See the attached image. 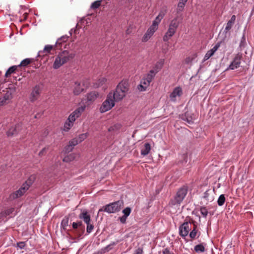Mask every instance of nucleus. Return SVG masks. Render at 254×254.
<instances>
[{"instance_id": "obj_8", "label": "nucleus", "mask_w": 254, "mask_h": 254, "mask_svg": "<svg viewBox=\"0 0 254 254\" xmlns=\"http://www.w3.org/2000/svg\"><path fill=\"white\" fill-rule=\"evenodd\" d=\"M122 204L120 201L112 203L106 206L105 211L110 213H115L121 209Z\"/></svg>"}, {"instance_id": "obj_2", "label": "nucleus", "mask_w": 254, "mask_h": 254, "mask_svg": "<svg viewBox=\"0 0 254 254\" xmlns=\"http://www.w3.org/2000/svg\"><path fill=\"white\" fill-rule=\"evenodd\" d=\"M75 57V54L70 53L67 50L63 51L60 52L56 56L53 63V67L55 69H58L64 64L68 63L72 60Z\"/></svg>"}, {"instance_id": "obj_9", "label": "nucleus", "mask_w": 254, "mask_h": 254, "mask_svg": "<svg viewBox=\"0 0 254 254\" xmlns=\"http://www.w3.org/2000/svg\"><path fill=\"white\" fill-rule=\"evenodd\" d=\"M183 95V90L180 87H175L170 94L171 101L176 102L179 100Z\"/></svg>"}, {"instance_id": "obj_45", "label": "nucleus", "mask_w": 254, "mask_h": 254, "mask_svg": "<svg viewBox=\"0 0 254 254\" xmlns=\"http://www.w3.org/2000/svg\"><path fill=\"white\" fill-rule=\"evenodd\" d=\"M74 158V155L73 154H70L69 156L65 157L63 161L64 162L70 161L72 160H73Z\"/></svg>"}, {"instance_id": "obj_42", "label": "nucleus", "mask_w": 254, "mask_h": 254, "mask_svg": "<svg viewBox=\"0 0 254 254\" xmlns=\"http://www.w3.org/2000/svg\"><path fill=\"white\" fill-rule=\"evenodd\" d=\"M201 214L203 217H206L208 214V211L206 207H202L200 209Z\"/></svg>"}, {"instance_id": "obj_43", "label": "nucleus", "mask_w": 254, "mask_h": 254, "mask_svg": "<svg viewBox=\"0 0 254 254\" xmlns=\"http://www.w3.org/2000/svg\"><path fill=\"white\" fill-rule=\"evenodd\" d=\"M29 188L30 187L28 185H27V184H25L24 183V184H23V185L21 186L19 189L24 194L25 192L29 189Z\"/></svg>"}, {"instance_id": "obj_50", "label": "nucleus", "mask_w": 254, "mask_h": 254, "mask_svg": "<svg viewBox=\"0 0 254 254\" xmlns=\"http://www.w3.org/2000/svg\"><path fill=\"white\" fill-rule=\"evenodd\" d=\"M17 246L18 248H19L20 249H23L25 246V244L23 242H20L17 244Z\"/></svg>"}, {"instance_id": "obj_60", "label": "nucleus", "mask_w": 254, "mask_h": 254, "mask_svg": "<svg viewBox=\"0 0 254 254\" xmlns=\"http://www.w3.org/2000/svg\"><path fill=\"white\" fill-rule=\"evenodd\" d=\"M100 5V0H96V8Z\"/></svg>"}, {"instance_id": "obj_18", "label": "nucleus", "mask_w": 254, "mask_h": 254, "mask_svg": "<svg viewBox=\"0 0 254 254\" xmlns=\"http://www.w3.org/2000/svg\"><path fill=\"white\" fill-rule=\"evenodd\" d=\"M53 48V46L50 45H46L43 50L40 51L38 52V57H43L48 55Z\"/></svg>"}, {"instance_id": "obj_28", "label": "nucleus", "mask_w": 254, "mask_h": 254, "mask_svg": "<svg viewBox=\"0 0 254 254\" xmlns=\"http://www.w3.org/2000/svg\"><path fill=\"white\" fill-rule=\"evenodd\" d=\"M73 124L74 123L67 119L64 124L63 130L64 131H68L72 127Z\"/></svg>"}, {"instance_id": "obj_34", "label": "nucleus", "mask_w": 254, "mask_h": 254, "mask_svg": "<svg viewBox=\"0 0 254 254\" xmlns=\"http://www.w3.org/2000/svg\"><path fill=\"white\" fill-rule=\"evenodd\" d=\"M36 179V175H31L28 179L25 181V183L27 184L29 187H30L32 184L34 182Z\"/></svg>"}, {"instance_id": "obj_19", "label": "nucleus", "mask_w": 254, "mask_h": 254, "mask_svg": "<svg viewBox=\"0 0 254 254\" xmlns=\"http://www.w3.org/2000/svg\"><path fill=\"white\" fill-rule=\"evenodd\" d=\"M180 23L178 16H176L170 21L168 26L177 31Z\"/></svg>"}, {"instance_id": "obj_41", "label": "nucleus", "mask_w": 254, "mask_h": 254, "mask_svg": "<svg viewBox=\"0 0 254 254\" xmlns=\"http://www.w3.org/2000/svg\"><path fill=\"white\" fill-rule=\"evenodd\" d=\"M87 137L86 133H82L78 135L77 137H76L79 143L83 141L84 139L86 138Z\"/></svg>"}, {"instance_id": "obj_15", "label": "nucleus", "mask_w": 254, "mask_h": 254, "mask_svg": "<svg viewBox=\"0 0 254 254\" xmlns=\"http://www.w3.org/2000/svg\"><path fill=\"white\" fill-rule=\"evenodd\" d=\"M177 31L175 30L168 26V29L163 37L164 42H167L176 33Z\"/></svg>"}, {"instance_id": "obj_53", "label": "nucleus", "mask_w": 254, "mask_h": 254, "mask_svg": "<svg viewBox=\"0 0 254 254\" xmlns=\"http://www.w3.org/2000/svg\"><path fill=\"white\" fill-rule=\"evenodd\" d=\"M127 218V217L123 216L122 217L120 218V221L122 223H125L126 222V221Z\"/></svg>"}, {"instance_id": "obj_33", "label": "nucleus", "mask_w": 254, "mask_h": 254, "mask_svg": "<svg viewBox=\"0 0 254 254\" xmlns=\"http://www.w3.org/2000/svg\"><path fill=\"white\" fill-rule=\"evenodd\" d=\"M93 17V16H92L91 14L87 16L85 18H84L83 19H82V22H83V23L85 25V26H88L89 24L91 23V18Z\"/></svg>"}, {"instance_id": "obj_40", "label": "nucleus", "mask_w": 254, "mask_h": 254, "mask_svg": "<svg viewBox=\"0 0 254 254\" xmlns=\"http://www.w3.org/2000/svg\"><path fill=\"white\" fill-rule=\"evenodd\" d=\"M31 60L30 59H25L21 61L20 64L18 65V67L20 66H26L31 63Z\"/></svg>"}, {"instance_id": "obj_44", "label": "nucleus", "mask_w": 254, "mask_h": 254, "mask_svg": "<svg viewBox=\"0 0 254 254\" xmlns=\"http://www.w3.org/2000/svg\"><path fill=\"white\" fill-rule=\"evenodd\" d=\"M131 212V209L129 207H127L124 209L123 211V213H124V216L127 217Z\"/></svg>"}, {"instance_id": "obj_23", "label": "nucleus", "mask_w": 254, "mask_h": 254, "mask_svg": "<svg viewBox=\"0 0 254 254\" xmlns=\"http://www.w3.org/2000/svg\"><path fill=\"white\" fill-rule=\"evenodd\" d=\"M236 20V16L235 15H232L231 17L230 20H229L225 28V31L226 32H228L233 26Z\"/></svg>"}, {"instance_id": "obj_39", "label": "nucleus", "mask_w": 254, "mask_h": 254, "mask_svg": "<svg viewBox=\"0 0 254 254\" xmlns=\"http://www.w3.org/2000/svg\"><path fill=\"white\" fill-rule=\"evenodd\" d=\"M225 201V197L224 194H221L219 196L218 200L217 203L219 206H222Z\"/></svg>"}, {"instance_id": "obj_29", "label": "nucleus", "mask_w": 254, "mask_h": 254, "mask_svg": "<svg viewBox=\"0 0 254 254\" xmlns=\"http://www.w3.org/2000/svg\"><path fill=\"white\" fill-rule=\"evenodd\" d=\"M24 193H23V192L21 191V190L20 189H19L18 190L15 191L13 193L10 194L9 196V198L10 199H14L21 196Z\"/></svg>"}, {"instance_id": "obj_36", "label": "nucleus", "mask_w": 254, "mask_h": 254, "mask_svg": "<svg viewBox=\"0 0 254 254\" xmlns=\"http://www.w3.org/2000/svg\"><path fill=\"white\" fill-rule=\"evenodd\" d=\"M68 37L66 36H64L58 39L56 42V45L59 46L62 45L63 42H65L67 41Z\"/></svg>"}, {"instance_id": "obj_56", "label": "nucleus", "mask_w": 254, "mask_h": 254, "mask_svg": "<svg viewBox=\"0 0 254 254\" xmlns=\"http://www.w3.org/2000/svg\"><path fill=\"white\" fill-rule=\"evenodd\" d=\"M134 254H142V250L139 249H138L136 250Z\"/></svg>"}, {"instance_id": "obj_22", "label": "nucleus", "mask_w": 254, "mask_h": 254, "mask_svg": "<svg viewBox=\"0 0 254 254\" xmlns=\"http://www.w3.org/2000/svg\"><path fill=\"white\" fill-rule=\"evenodd\" d=\"M95 100V92L92 91L87 95L85 103L87 105H90Z\"/></svg>"}, {"instance_id": "obj_21", "label": "nucleus", "mask_w": 254, "mask_h": 254, "mask_svg": "<svg viewBox=\"0 0 254 254\" xmlns=\"http://www.w3.org/2000/svg\"><path fill=\"white\" fill-rule=\"evenodd\" d=\"M78 143H79V142L76 138L72 139L69 141V144L65 147V151L68 152L72 151L73 147Z\"/></svg>"}, {"instance_id": "obj_3", "label": "nucleus", "mask_w": 254, "mask_h": 254, "mask_svg": "<svg viewBox=\"0 0 254 254\" xmlns=\"http://www.w3.org/2000/svg\"><path fill=\"white\" fill-rule=\"evenodd\" d=\"M128 90V84L126 81H122L117 85L115 91H111L109 94H112V98L116 101L122 100L126 95Z\"/></svg>"}, {"instance_id": "obj_48", "label": "nucleus", "mask_w": 254, "mask_h": 254, "mask_svg": "<svg viewBox=\"0 0 254 254\" xmlns=\"http://www.w3.org/2000/svg\"><path fill=\"white\" fill-rule=\"evenodd\" d=\"M116 244V243L113 242L109 244L106 248V249L107 251H109V250H111L113 247Z\"/></svg>"}, {"instance_id": "obj_61", "label": "nucleus", "mask_w": 254, "mask_h": 254, "mask_svg": "<svg viewBox=\"0 0 254 254\" xmlns=\"http://www.w3.org/2000/svg\"><path fill=\"white\" fill-rule=\"evenodd\" d=\"M77 223H78V227L81 226V225H82L81 222H77Z\"/></svg>"}, {"instance_id": "obj_30", "label": "nucleus", "mask_w": 254, "mask_h": 254, "mask_svg": "<svg viewBox=\"0 0 254 254\" xmlns=\"http://www.w3.org/2000/svg\"><path fill=\"white\" fill-rule=\"evenodd\" d=\"M188 0H180L177 5V12L179 13L182 11Z\"/></svg>"}, {"instance_id": "obj_13", "label": "nucleus", "mask_w": 254, "mask_h": 254, "mask_svg": "<svg viewBox=\"0 0 254 254\" xmlns=\"http://www.w3.org/2000/svg\"><path fill=\"white\" fill-rule=\"evenodd\" d=\"M191 224L188 222L184 223L179 228V233L181 236H187L191 229Z\"/></svg>"}, {"instance_id": "obj_32", "label": "nucleus", "mask_w": 254, "mask_h": 254, "mask_svg": "<svg viewBox=\"0 0 254 254\" xmlns=\"http://www.w3.org/2000/svg\"><path fill=\"white\" fill-rule=\"evenodd\" d=\"M18 67V65H13L10 67L6 71L5 74V76L6 77H8L11 73H14L15 72V71L16 70Z\"/></svg>"}, {"instance_id": "obj_4", "label": "nucleus", "mask_w": 254, "mask_h": 254, "mask_svg": "<svg viewBox=\"0 0 254 254\" xmlns=\"http://www.w3.org/2000/svg\"><path fill=\"white\" fill-rule=\"evenodd\" d=\"M187 193V190L186 188H181L178 191L174 200L170 203V211L175 213L178 210H180V204L183 200Z\"/></svg>"}, {"instance_id": "obj_27", "label": "nucleus", "mask_w": 254, "mask_h": 254, "mask_svg": "<svg viewBox=\"0 0 254 254\" xmlns=\"http://www.w3.org/2000/svg\"><path fill=\"white\" fill-rule=\"evenodd\" d=\"M164 60H160L154 66L153 69L151 70L150 71H153V72H155L154 73V76L155 74L158 72V71L161 68L162 66H163L164 64Z\"/></svg>"}, {"instance_id": "obj_58", "label": "nucleus", "mask_w": 254, "mask_h": 254, "mask_svg": "<svg viewBox=\"0 0 254 254\" xmlns=\"http://www.w3.org/2000/svg\"><path fill=\"white\" fill-rule=\"evenodd\" d=\"M183 158H184V161L185 163H187V162H188V156H187V155H184L183 156Z\"/></svg>"}, {"instance_id": "obj_26", "label": "nucleus", "mask_w": 254, "mask_h": 254, "mask_svg": "<svg viewBox=\"0 0 254 254\" xmlns=\"http://www.w3.org/2000/svg\"><path fill=\"white\" fill-rule=\"evenodd\" d=\"M151 150V146L149 143H146L141 150V154L143 156L147 155Z\"/></svg>"}, {"instance_id": "obj_35", "label": "nucleus", "mask_w": 254, "mask_h": 254, "mask_svg": "<svg viewBox=\"0 0 254 254\" xmlns=\"http://www.w3.org/2000/svg\"><path fill=\"white\" fill-rule=\"evenodd\" d=\"M69 218L67 217H65L62 221L61 227L64 230L68 226Z\"/></svg>"}, {"instance_id": "obj_49", "label": "nucleus", "mask_w": 254, "mask_h": 254, "mask_svg": "<svg viewBox=\"0 0 254 254\" xmlns=\"http://www.w3.org/2000/svg\"><path fill=\"white\" fill-rule=\"evenodd\" d=\"M196 236V231L193 229L190 234V236L191 238L194 239Z\"/></svg>"}, {"instance_id": "obj_54", "label": "nucleus", "mask_w": 254, "mask_h": 254, "mask_svg": "<svg viewBox=\"0 0 254 254\" xmlns=\"http://www.w3.org/2000/svg\"><path fill=\"white\" fill-rule=\"evenodd\" d=\"M48 149L47 147H45L43 148L39 152L40 155H42L45 152H46L47 150Z\"/></svg>"}, {"instance_id": "obj_14", "label": "nucleus", "mask_w": 254, "mask_h": 254, "mask_svg": "<svg viewBox=\"0 0 254 254\" xmlns=\"http://www.w3.org/2000/svg\"><path fill=\"white\" fill-rule=\"evenodd\" d=\"M220 46V43H217L210 50L208 51L204 57V61H207L211 57Z\"/></svg>"}, {"instance_id": "obj_16", "label": "nucleus", "mask_w": 254, "mask_h": 254, "mask_svg": "<svg viewBox=\"0 0 254 254\" xmlns=\"http://www.w3.org/2000/svg\"><path fill=\"white\" fill-rule=\"evenodd\" d=\"M107 79L105 77L99 78L96 82V88H101L102 90H105L107 88Z\"/></svg>"}, {"instance_id": "obj_7", "label": "nucleus", "mask_w": 254, "mask_h": 254, "mask_svg": "<svg viewBox=\"0 0 254 254\" xmlns=\"http://www.w3.org/2000/svg\"><path fill=\"white\" fill-rule=\"evenodd\" d=\"M89 84L88 80H84L82 83L78 82H75L73 89V93L75 95H78L80 94L84 90L87 88Z\"/></svg>"}, {"instance_id": "obj_47", "label": "nucleus", "mask_w": 254, "mask_h": 254, "mask_svg": "<svg viewBox=\"0 0 254 254\" xmlns=\"http://www.w3.org/2000/svg\"><path fill=\"white\" fill-rule=\"evenodd\" d=\"M86 224H87L86 231L88 233H89L93 229L94 226L90 224V223H88Z\"/></svg>"}, {"instance_id": "obj_1", "label": "nucleus", "mask_w": 254, "mask_h": 254, "mask_svg": "<svg viewBox=\"0 0 254 254\" xmlns=\"http://www.w3.org/2000/svg\"><path fill=\"white\" fill-rule=\"evenodd\" d=\"M166 13V8L162 9L159 11L157 16L152 21L151 25L148 28L146 31L143 34L141 39L142 42H146L151 39L155 32L158 29L159 24Z\"/></svg>"}, {"instance_id": "obj_37", "label": "nucleus", "mask_w": 254, "mask_h": 254, "mask_svg": "<svg viewBox=\"0 0 254 254\" xmlns=\"http://www.w3.org/2000/svg\"><path fill=\"white\" fill-rule=\"evenodd\" d=\"M194 250L196 253H202V252H204L205 248L202 245L200 244V245H197L195 246Z\"/></svg>"}, {"instance_id": "obj_20", "label": "nucleus", "mask_w": 254, "mask_h": 254, "mask_svg": "<svg viewBox=\"0 0 254 254\" xmlns=\"http://www.w3.org/2000/svg\"><path fill=\"white\" fill-rule=\"evenodd\" d=\"M14 211V208L13 207H10L7 208L6 210L2 211L0 213V219L1 220H3L7 216L11 214Z\"/></svg>"}, {"instance_id": "obj_6", "label": "nucleus", "mask_w": 254, "mask_h": 254, "mask_svg": "<svg viewBox=\"0 0 254 254\" xmlns=\"http://www.w3.org/2000/svg\"><path fill=\"white\" fill-rule=\"evenodd\" d=\"M115 101L112 98V94H108L106 99L100 107V112L104 113L111 110L115 106Z\"/></svg>"}, {"instance_id": "obj_5", "label": "nucleus", "mask_w": 254, "mask_h": 254, "mask_svg": "<svg viewBox=\"0 0 254 254\" xmlns=\"http://www.w3.org/2000/svg\"><path fill=\"white\" fill-rule=\"evenodd\" d=\"M155 72V71H150L148 73L143 77L140 82V84L137 86V89L139 91L143 92L147 90L154 77Z\"/></svg>"}, {"instance_id": "obj_11", "label": "nucleus", "mask_w": 254, "mask_h": 254, "mask_svg": "<svg viewBox=\"0 0 254 254\" xmlns=\"http://www.w3.org/2000/svg\"><path fill=\"white\" fill-rule=\"evenodd\" d=\"M12 98V92L10 91H7L0 97V106L8 104Z\"/></svg>"}, {"instance_id": "obj_12", "label": "nucleus", "mask_w": 254, "mask_h": 254, "mask_svg": "<svg viewBox=\"0 0 254 254\" xmlns=\"http://www.w3.org/2000/svg\"><path fill=\"white\" fill-rule=\"evenodd\" d=\"M242 58V54L239 53L237 54L233 61L232 62L231 64H230L228 68L233 70L237 68L240 66L241 61Z\"/></svg>"}, {"instance_id": "obj_59", "label": "nucleus", "mask_w": 254, "mask_h": 254, "mask_svg": "<svg viewBox=\"0 0 254 254\" xmlns=\"http://www.w3.org/2000/svg\"><path fill=\"white\" fill-rule=\"evenodd\" d=\"M91 8L93 9H95V1H93L91 5Z\"/></svg>"}, {"instance_id": "obj_38", "label": "nucleus", "mask_w": 254, "mask_h": 254, "mask_svg": "<svg viewBox=\"0 0 254 254\" xmlns=\"http://www.w3.org/2000/svg\"><path fill=\"white\" fill-rule=\"evenodd\" d=\"M212 193V192L210 190H206L204 193V197L206 198L208 201H212L213 200V197L209 196V194Z\"/></svg>"}, {"instance_id": "obj_25", "label": "nucleus", "mask_w": 254, "mask_h": 254, "mask_svg": "<svg viewBox=\"0 0 254 254\" xmlns=\"http://www.w3.org/2000/svg\"><path fill=\"white\" fill-rule=\"evenodd\" d=\"M79 217L83 219V221L86 223H90V217L89 214H88L87 212L86 211H83L82 212L79 216Z\"/></svg>"}, {"instance_id": "obj_17", "label": "nucleus", "mask_w": 254, "mask_h": 254, "mask_svg": "<svg viewBox=\"0 0 254 254\" xmlns=\"http://www.w3.org/2000/svg\"><path fill=\"white\" fill-rule=\"evenodd\" d=\"M40 88L39 86L36 85L35 86L31 93V100L32 101H34L38 99L40 94Z\"/></svg>"}, {"instance_id": "obj_24", "label": "nucleus", "mask_w": 254, "mask_h": 254, "mask_svg": "<svg viewBox=\"0 0 254 254\" xmlns=\"http://www.w3.org/2000/svg\"><path fill=\"white\" fill-rule=\"evenodd\" d=\"M28 9L25 6H21V9L19 13L20 14H22V16L20 17V21H24L27 19L28 14Z\"/></svg>"}, {"instance_id": "obj_57", "label": "nucleus", "mask_w": 254, "mask_h": 254, "mask_svg": "<svg viewBox=\"0 0 254 254\" xmlns=\"http://www.w3.org/2000/svg\"><path fill=\"white\" fill-rule=\"evenodd\" d=\"M186 121H187V122L189 124H192V122H193L192 120V119H191V118H189H189H187V119H186Z\"/></svg>"}, {"instance_id": "obj_51", "label": "nucleus", "mask_w": 254, "mask_h": 254, "mask_svg": "<svg viewBox=\"0 0 254 254\" xmlns=\"http://www.w3.org/2000/svg\"><path fill=\"white\" fill-rule=\"evenodd\" d=\"M119 1L122 4H128L131 2V0H119Z\"/></svg>"}, {"instance_id": "obj_46", "label": "nucleus", "mask_w": 254, "mask_h": 254, "mask_svg": "<svg viewBox=\"0 0 254 254\" xmlns=\"http://www.w3.org/2000/svg\"><path fill=\"white\" fill-rule=\"evenodd\" d=\"M78 118L75 115L73 112H72L68 116V118L71 122L74 123Z\"/></svg>"}, {"instance_id": "obj_52", "label": "nucleus", "mask_w": 254, "mask_h": 254, "mask_svg": "<svg viewBox=\"0 0 254 254\" xmlns=\"http://www.w3.org/2000/svg\"><path fill=\"white\" fill-rule=\"evenodd\" d=\"M163 254H173V253L170 252L168 249H165L163 251Z\"/></svg>"}, {"instance_id": "obj_31", "label": "nucleus", "mask_w": 254, "mask_h": 254, "mask_svg": "<svg viewBox=\"0 0 254 254\" xmlns=\"http://www.w3.org/2000/svg\"><path fill=\"white\" fill-rule=\"evenodd\" d=\"M85 109V106H81L76 109H75L73 112V114L76 116V117L78 118L82 114V113L84 112Z\"/></svg>"}, {"instance_id": "obj_55", "label": "nucleus", "mask_w": 254, "mask_h": 254, "mask_svg": "<svg viewBox=\"0 0 254 254\" xmlns=\"http://www.w3.org/2000/svg\"><path fill=\"white\" fill-rule=\"evenodd\" d=\"M78 227V223H77V222H73L72 223V227L74 229H76Z\"/></svg>"}, {"instance_id": "obj_10", "label": "nucleus", "mask_w": 254, "mask_h": 254, "mask_svg": "<svg viewBox=\"0 0 254 254\" xmlns=\"http://www.w3.org/2000/svg\"><path fill=\"white\" fill-rule=\"evenodd\" d=\"M24 129L23 125L21 123L16 124L14 127H11L7 132V135L9 136L16 135L21 132L25 133V130L22 132Z\"/></svg>"}]
</instances>
